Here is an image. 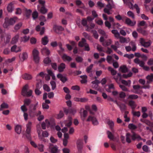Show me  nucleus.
<instances>
[{
	"mask_svg": "<svg viewBox=\"0 0 153 153\" xmlns=\"http://www.w3.org/2000/svg\"><path fill=\"white\" fill-rule=\"evenodd\" d=\"M107 134L108 138L111 140H113L114 139V136L109 131H107Z\"/></svg>",
	"mask_w": 153,
	"mask_h": 153,
	"instance_id": "obj_58",
	"label": "nucleus"
},
{
	"mask_svg": "<svg viewBox=\"0 0 153 153\" xmlns=\"http://www.w3.org/2000/svg\"><path fill=\"white\" fill-rule=\"evenodd\" d=\"M125 23L128 25L131 26H134L136 24L135 21H132L130 19L128 18L126 19Z\"/></svg>",
	"mask_w": 153,
	"mask_h": 153,
	"instance_id": "obj_11",
	"label": "nucleus"
},
{
	"mask_svg": "<svg viewBox=\"0 0 153 153\" xmlns=\"http://www.w3.org/2000/svg\"><path fill=\"white\" fill-rule=\"evenodd\" d=\"M72 118L71 117L69 116L68 118V120L64 121V123L65 126L68 127H70L72 124Z\"/></svg>",
	"mask_w": 153,
	"mask_h": 153,
	"instance_id": "obj_19",
	"label": "nucleus"
},
{
	"mask_svg": "<svg viewBox=\"0 0 153 153\" xmlns=\"http://www.w3.org/2000/svg\"><path fill=\"white\" fill-rule=\"evenodd\" d=\"M38 102H37L35 104H32L29 106V113L30 115L35 111L38 107Z\"/></svg>",
	"mask_w": 153,
	"mask_h": 153,
	"instance_id": "obj_6",
	"label": "nucleus"
},
{
	"mask_svg": "<svg viewBox=\"0 0 153 153\" xmlns=\"http://www.w3.org/2000/svg\"><path fill=\"white\" fill-rule=\"evenodd\" d=\"M65 68V64L64 63H61L58 67V70L59 72H62Z\"/></svg>",
	"mask_w": 153,
	"mask_h": 153,
	"instance_id": "obj_26",
	"label": "nucleus"
},
{
	"mask_svg": "<svg viewBox=\"0 0 153 153\" xmlns=\"http://www.w3.org/2000/svg\"><path fill=\"white\" fill-rule=\"evenodd\" d=\"M108 70L111 72V74L112 75H114L117 74V71L114 70L112 67H109L108 68Z\"/></svg>",
	"mask_w": 153,
	"mask_h": 153,
	"instance_id": "obj_50",
	"label": "nucleus"
},
{
	"mask_svg": "<svg viewBox=\"0 0 153 153\" xmlns=\"http://www.w3.org/2000/svg\"><path fill=\"white\" fill-rule=\"evenodd\" d=\"M42 14H44L47 13V10L45 8V5L41 6L39 10H38Z\"/></svg>",
	"mask_w": 153,
	"mask_h": 153,
	"instance_id": "obj_32",
	"label": "nucleus"
},
{
	"mask_svg": "<svg viewBox=\"0 0 153 153\" xmlns=\"http://www.w3.org/2000/svg\"><path fill=\"white\" fill-rule=\"evenodd\" d=\"M133 89L135 91V93L141 94L143 93V91L140 90V89L142 88V87L139 85H134L133 86Z\"/></svg>",
	"mask_w": 153,
	"mask_h": 153,
	"instance_id": "obj_7",
	"label": "nucleus"
},
{
	"mask_svg": "<svg viewBox=\"0 0 153 153\" xmlns=\"http://www.w3.org/2000/svg\"><path fill=\"white\" fill-rule=\"evenodd\" d=\"M19 38V34L15 35L12 39L11 43L13 44L16 43L18 42Z\"/></svg>",
	"mask_w": 153,
	"mask_h": 153,
	"instance_id": "obj_24",
	"label": "nucleus"
},
{
	"mask_svg": "<svg viewBox=\"0 0 153 153\" xmlns=\"http://www.w3.org/2000/svg\"><path fill=\"white\" fill-rule=\"evenodd\" d=\"M87 44L85 39L84 38H82V40L79 42L78 45L79 47H84Z\"/></svg>",
	"mask_w": 153,
	"mask_h": 153,
	"instance_id": "obj_28",
	"label": "nucleus"
},
{
	"mask_svg": "<svg viewBox=\"0 0 153 153\" xmlns=\"http://www.w3.org/2000/svg\"><path fill=\"white\" fill-rule=\"evenodd\" d=\"M22 25V23L21 22H19L16 24L14 27V29L16 31H17L20 29Z\"/></svg>",
	"mask_w": 153,
	"mask_h": 153,
	"instance_id": "obj_52",
	"label": "nucleus"
},
{
	"mask_svg": "<svg viewBox=\"0 0 153 153\" xmlns=\"http://www.w3.org/2000/svg\"><path fill=\"white\" fill-rule=\"evenodd\" d=\"M131 45L132 46V48L130 46H126L125 47L126 50L127 52L130 51L131 50H132L133 51H136V47L135 44L133 42L131 43Z\"/></svg>",
	"mask_w": 153,
	"mask_h": 153,
	"instance_id": "obj_10",
	"label": "nucleus"
},
{
	"mask_svg": "<svg viewBox=\"0 0 153 153\" xmlns=\"http://www.w3.org/2000/svg\"><path fill=\"white\" fill-rule=\"evenodd\" d=\"M38 13L36 11H34L32 14V17L33 19H35L38 17Z\"/></svg>",
	"mask_w": 153,
	"mask_h": 153,
	"instance_id": "obj_64",
	"label": "nucleus"
},
{
	"mask_svg": "<svg viewBox=\"0 0 153 153\" xmlns=\"http://www.w3.org/2000/svg\"><path fill=\"white\" fill-rule=\"evenodd\" d=\"M64 138L63 139V144L65 146L67 145L68 140L69 138V135L68 133H65L64 135Z\"/></svg>",
	"mask_w": 153,
	"mask_h": 153,
	"instance_id": "obj_13",
	"label": "nucleus"
},
{
	"mask_svg": "<svg viewBox=\"0 0 153 153\" xmlns=\"http://www.w3.org/2000/svg\"><path fill=\"white\" fill-rule=\"evenodd\" d=\"M76 4L77 6H79L81 5V6L80 7L83 8H84V6L83 4L81 1L79 0H76Z\"/></svg>",
	"mask_w": 153,
	"mask_h": 153,
	"instance_id": "obj_55",
	"label": "nucleus"
},
{
	"mask_svg": "<svg viewBox=\"0 0 153 153\" xmlns=\"http://www.w3.org/2000/svg\"><path fill=\"white\" fill-rule=\"evenodd\" d=\"M146 78L147 79V83L148 84L150 83L153 80V74H151L150 75H148Z\"/></svg>",
	"mask_w": 153,
	"mask_h": 153,
	"instance_id": "obj_34",
	"label": "nucleus"
},
{
	"mask_svg": "<svg viewBox=\"0 0 153 153\" xmlns=\"http://www.w3.org/2000/svg\"><path fill=\"white\" fill-rule=\"evenodd\" d=\"M108 4L106 6L107 8L111 10L112 8V6L113 5V2L112 0H109L107 1Z\"/></svg>",
	"mask_w": 153,
	"mask_h": 153,
	"instance_id": "obj_42",
	"label": "nucleus"
},
{
	"mask_svg": "<svg viewBox=\"0 0 153 153\" xmlns=\"http://www.w3.org/2000/svg\"><path fill=\"white\" fill-rule=\"evenodd\" d=\"M28 88V85L27 84L25 85L23 87L22 91V94L24 96H26L27 91V90Z\"/></svg>",
	"mask_w": 153,
	"mask_h": 153,
	"instance_id": "obj_18",
	"label": "nucleus"
},
{
	"mask_svg": "<svg viewBox=\"0 0 153 153\" xmlns=\"http://www.w3.org/2000/svg\"><path fill=\"white\" fill-rule=\"evenodd\" d=\"M57 77L58 78L60 79V80L63 83H65L67 81V78L65 76H63L61 74H58L57 75Z\"/></svg>",
	"mask_w": 153,
	"mask_h": 153,
	"instance_id": "obj_20",
	"label": "nucleus"
},
{
	"mask_svg": "<svg viewBox=\"0 0 153 153\" xmlns=\"http://www.w3.org/2000/svg\"><path fill=\"white\" fill-rule=\"evenodd\" d=\"M32 124L31 122L28 121L26 124V130L24 135L28 139H31V128Z\"/></svg>",
	"mask_w": 153,
	"mask_h": 153,
	"instance_id": "obj_1",
	"label": "nucleus"
},
{
	"mask_svg": "<svg viewBox=\"0 0 153 153\" xmlns=\"http://www.w3.org/2000/svg\"><path fill=\"white\" fill-rule=\"evenodd\" d=\"M62 58L64 61L70 62L72 60L71 58L65 54L62 56Z\"/></svg>",
	"mask_w": 153,
	"mask_h": 153,
	"instance_id": "obj_22",
	"label": "nucleus"
},
{
	"mask_svg": "<svg viewBox=\"0 0 153 153\" xmlns=\"http://www.w3.org/2000/svg\"><path fill=\"white\" fill-rule=\"evenodd\" d=\"M1 40L5 41L6 43H8L10 41L11 36L8 33H6L4 32L2 33L1 34Z\"/></svg>",
	"mask_w": 153,
	"mask_h": 153,
	"instance_id": "obj_3",
	"label": "nucleus"
},
{
	"mask_svg": "<svg viewBox=\"0 0 153 153\" xmlns=\"http://www.w3.org/2000/svg\"><path fill=\"white\" fill-rule=\"evenodd\" d=\"M95 117L93 115H89L88 116L86 121L87 122L91 121L94 120V118H95Z\"/></svg>",
	"mask_w": 153,
	"mask_h": 153,
	"instance_id": "obj_60",
	"label": "nucleus"
},
{
	"mask_svg": "<svg viewBox=\"0 0 153 153\" xmlns=\"http://www.w3.org/2000/svg\"><path fill=\"white\" fill-rule=\"evenodd\" d=\"M10 25H13L14 24L16 20V17L11 18L7 20Z\"/></svg>",
	"mask_w": 153,
	"mask_h": 153,
	"instance_id": "obj_25",
	"label": "nucleus"
},
{
	"mask_svg": "<svg viewBox=\"0 0 153 153\" xmlns=\"http://www.w3.org/2000/svg\"><path fill=\"white\" fill-rule=\"evenodd\" d=\"M20 60L22 62H23L25 60L27 59L28 58L27 54L26 52H23L22 54H20L19 56Z\"/></svg>",
	"mask_w": 153,
	"mask_h": 153,
	"instance_id": "obj_14",
	"label": "nucleus"
},
{
	"mask_svg": "<svg viewBox=\"0 0 153 153\" xmlns=\"http://www.w3.org/2000/svg\"><path fill=\"white\" fill-rule=\"evenodd\" d=\"M131 139L133 140H135L136 139L139 140H141V137L138 134L134 132H133V134L131 135Z\"/></svg>",
	"mask_w": 153,
	"mask_h": 153,
	"instance_id": "obj_23",
	"label": "nucleus"
},
{
	"mask_svg": "<svg viewBox=\"0 0 153 153\" xmlns=\"http://www.w3.org/2000/svg\"><path fill=\"white\" fill-rule=\"evenodd\" d=\"M37 131L38 134V137L39 139L44 142H45V140L43 137H47L49 136L48 133L46 131H43L42 132V136L41 135V132L40 130L37 128Z\"/></svg>",
	"mask_w": 153,
	"mask_h": 153,
	"instance_id": "obj_2",
	"label": "nucleus"
},
{
	"mask_svg": "<svg viewBox=\"0 0 153 153\" xmlns=\"http://www.w3.org/2000/svg\"><path fill=\"white\" fill-rule=\"evenodd\" d=\"M29 39V37L25 36L23 37H21V41L24 42H26L28 41Z\"/></svg>",
	"mask_w": 153,
	"mask_h": 153,
	"instance_id": "obj_59",
	"label": "nucleus"
},
{
	"mask_svg": "<svg viewBox=\"0 0 153 153\" xmlns=\"http://www.w3.org/2000/svg\"><path fill=\"white\" fill-rule=\"evenodd\" d=\"M47 72L48 74L52 76L53 79L55 80L56 79V77L54 74L51 70H47Z\"/></svg>",
	"mask_w": 153,
	"mask_h": 153,
	"instance_id": "obj_49",
	"label": "nucleus"
},
{
	"mask_svg": "<svg viewBox=\"0 0 153 153\" xmlns=\"http://www.w3.org/2000/svg\"><path fill=\"white\" fill-rule=\"evenodd\" d=\"M132 114L134 116H137L138 117H139L140 115V111H134V110H132Z\"/></svg>",
	"mask_w": 153,
	"mask_h": 153,
	"instance_id": "obj_54",
	"label": "nucleus"
},
{
	"mask_svg": "<svg viewBox=\"0 0 153 153\" xmlns=\"http://www.w3.org/2000/svg\"><path fill=\"white\" fill-rule=\"evenodd\" d=\"M138 97L137 95L131 94L129 95L128 99L134 100L137 99Z\"/></svg>",
	"mask_w": 153,
	"mask_h": 153,
	"instance_id": "obj_61",
	"label": "nucleus"
},
{
	"mask_svg": "<svg viewBox=\"0 0 153 153\" xmlns=\"http://www.w3.org/2000/svg\"><path fill=\"white\" fill-rule=\"evenodd\" d=\"M53 30L56 33H60V32L64 30V29L61 26L55 25L53 27Z\"/></svg>",
	"mask_w": 153,
	"mask_h": 153,
	"instance_id": "obj_9",
	"label": "nucleus"
},
{
	"mask_svg": "<svg viewBox=\"0 0 153 153\" xmlns=\"http://www.w3.org/2000/svg\"><path fill=\"white\" fill-rule=\"evenodd\" d=\"M129 105L132 109V110H134V109L137 106V104L135 103L134 101L132 100L129 101Z\"/></svg>",
	"mask_w": 153,
	"mask_h": 153,
	"instance_id": "obj_37",
	"label": "nucleus"
},
{
	"mask_svg": "<svg viewBox=\"0 0 153 153\" xmlns=\"http://www.w3.org/2000/svg\"><path fill=\"white\" fill-rule=\"evenodd\" d=\"M131 135L129 133H127L126 135V140L127 142L130 143L131 142Z\"/></svg>",
	"mask_w": 153,
	"mask_h": 153,
	"instance_id": "obj_41",
	"label": "nucleus"
},
{
	"mask_svg": "<svg viewBox=\"0 0 153 153\" xmlns=\"http://www.w3.org/2000/svg\"><path fill=\"white\" fill-rule=\"evenodd\" d=\"M87 111L86 110L84 111V112L80 114L81 118L83 121L85 120V118L87 115Z\"/></svg>",
	"mask_w": 153,
	"mask_h": 153,
	"instance_id": "obj_29",
	"label": "nucleus"
},
{
	"mask_svg": "<svg viewBox=\"0 0 153 153\" xmlns=\"http://www.w3.org/2000/svg\"><path fill=\"white\" fill-rule=\"evenodd\" d=\"M134 62L136 64H138L141 67H143L145 63L142 60H140L138 58L135 59L134 60Z\"/></svg>",
	"mask_w": 153,
	"mask_h": 153,
	"instance_id": "obj_16",
	"label": "nucleus"
},
{
	"mask_svg": "<svg viewBox=\"0 0 153 153\" xmlns=\"http://www.w3.org/2000/svg\"><path fill=\"white\" fill-rule=\"evenodd\" d=\"M140 42L143 46L145 47H149L150 45L151 44V42L150 41L145 42L144 39L142 38L140 39Z\"/></svg>",
	"mask_w": 153,
	"mask_h": 153,
	"instance_id": "obj_8",
	"label": "nucleus"
},
{
	"mask_svg": "<svg viewBox=\"0 0 153 153\" xmlns=\"http://www.w3.org/2000/svg\"><path fill=\"white\" fill-rule=\"evenodd\" d=\"M107 123L109 126V128L112 131V132H114V130L113 127L114 126V122L111 120L108 119L107 121Z\"/></svg>",
	"mask_w": 153,
	"mask_h": 153,
	"instance_id": "obj_17",
	"label": "nucleus"
},
{
	"mask_svg": "<svg viewBox=\"0 0 153 153\" xmlns=\"http://www.w3.org/2000/svg\"><path fill=\"white\" fill-rule=\"evenodd\" d=\"M112 33L114 35V36L116 38L118 39L119 38L120 34L118 31L116 30H113L111 31Z\"/></svg>",
	"mask_w": 153,
	"mask_h": 153,
	"instance_id": "obj_39",
	"label": "nucleus"
},
{
	"mask_svg": "<svg viewBox=\"0 0 153 153\" xmlns=\"http://www.w3.org/2000/svg\"><path fill=\"white\" fill-rule=\"evenodd\" d=\"M16 132L18 134L21 133L22 131V127L20 125H17L15 127Z\"/></svg>",
	"mask_w": 153,
	"mask_h": 153,
	"instance_id": "obj_36",
	"label": "nucleus"
},
{
	"mask_svg": "<svg viewBox=\"0 0 153 153\" xmlns=\"http://www.w3.org/2000/svg\"><path fill=\"white\" fill-rule=\"evenodd\" d=\"M112 42V40L110 39H109L102 43V44L104 46L106 47L109 45L111 44Z\"/></svg>",
	"mask_w": 153,
	"mask_h": 153,
	"instance_id": "obj_35",
	"label": "nucleus"
},
{
	"mask_svg": "<svg viewBox=\"0 0 153 153\" xmlns=\"http://www.w3.org/2000/svg\"><path fill=\"white\" fill-rule=\"evenodd\" d=\"M82 79L81 80L80 82L82 84L86 83L87 82V76L86 75L81 76H80Z\"/></svg>",
	"mask_w": 153,
	"mask_h": 153,
	"instance_id": "obj_30",
	"label": "nucleus"
},
{
	"mask_svg": "<svg viewBox=\"0 0 153 153\" xmlns=\"http://www.w3.org/2000/svg\"><path fill=\"white\" fill-rule=\"evenodd\" d=\"M41 52L42 54L48 55L50 53L49 50L46 48H44L41 50Z\"/></svg>",
	"mask_w": 153,
	"mask_h": 153,
	"instance_id": "obj_27",
	"label": "nucleus"
},
{
	"mask_svg": "<svg viewBox=\"0 0 153 153\" xmlns=\"http://www.w3.org/2000/svg\"><path fill=\"white\" fill-rule=\"evenodd\" d=\"M48 42V37L47 36H45L42 39V44L44 45H45L47 44Z\"/></svg>",
	"mask_w": 153,
	"mask_h": 153,
	"instance_id": "obj_46",
	"label": "nucleus"
},
{
	"mask_svg": "<svg viewBox=\"0 0 153 153\" xmlns=\"http://www.w3.org/2000/svg\"><path fill=\"white\" fill-rule=\"evenodd\" d=\"M31 100L29 99H25L24 101V105L25 106L29 105L31 103Z\"/></svg>",
	"mask_w": 153,
	"mask_h": 153,
	"instance_id": "obj_48",
	"label": "nucleus"
},
{
	"mask_svg": "<svg viewBox=\"0 0 153 153\" xmlns=\"http://www.w3.org/2000/svg\"><path fill=\"white\" fill-rule=\"evenodd\" d=\"M22 78L24 79L29 80L32 79L31 76L29 74H25L22 75Z\"/></svg>",
	"mask_w": 153,
	"mask_h": 153,
	"instance_id": "obj_40",
	"label": "nucleus"
},
{
	"mask_svg": "<svg viewBox=\"0 0 153 153\" xmlns=\"http://www.w3.org/2000/svg\"><path fill=\"white\" fill-rule=\"evenodd\" d=\"M82 24L84 26H85L87 27L86 30L87 31H90V29L89 26L87 25V21L85 19H82Z\"/></svg>",
	"mask_w": 153,
	"mask_h": 153,
	"instance_id": "obj_31",
	"label": "nucleus"
},
{
	"mask_svg": "<svg viewBox=\"0 0 153 153\" xmlns=\"http://www.w3.org/2000/svg\"><path fill=\"white\" fill-rule=\"evenodd\" d=\"M119 70L123 73H126L128 71V68L125 65H122L120 67Z\"/></svg>",
	"mask_w": 153,
	"mask_h": 153,
	"instance_id": "obj_33",
	"label": "nucleus"
},
{
	"mask_svg": "<svg viewBox=\"0 0 153 153\" xmlns=\"http://www.w3.org/2000/svg\"><path fill=\"white\" fill-rule=\"evenodd\" d=\"M43 62L45 65H47L49 64L51 62V60L49 58L47 57L44 59Z\"/></svg>",
	"mask_w": 153,
	"mask_h": 153,
	"instance_id": "obj_56",
	"label": "nucleus"
},
{
	"mask_svg": "<svg viewBox=\"0 0 153 153\" xmlns=\"http://www.w3.org/2000/svg\"><path fill=\"white\" fill-rule=\"evenodd\" d=\"M32 53L33 57L39 56V52L36 49L33 50Z\"/></svg>",
	"mask_w": 153,
	"mask_h": 153,
	"instance_id": "obj_57",
	"label": "nucleus"
},
{
	"mask_svg": "<svg viewBox=\"0 0 153 153\" xmlns=\"http://www.w3.org/2000/svg\"><path fill=\"white\" fill-rule=\"evenodd\" d=\"M7 10L9 12H11L13 10V6L11 3L9 4L7 7Z\"/></svg>",
	"mask_w": 153,
	"mask_h": 153,
	"instance_id": "obj_51",
	"label": "nucleus"
},
{
	"mask_svg": "<svg viewBox=\"0 0 153 153\" xmlns=\"http://www.w3.org/2000/svg\"><path fill=\"white\" fill-rule=\"evenodd\" d=\"M121 81L122 84H124L125 85H128V86H130V85L131 83V81L130 80L126 81L124 80L121 79Z\"/></svg>",
	"mask_w": 153,
	"mask_h": 153,
	"instance_id": "obj_45",
	"label": "nucleus"
},
{
	"mask_svg": "<svg viewBox=\"0 0 153 153\" xmlns=\"http://www.w3.org/2000/svg\"><path fill=\"white\" fill-rule=\"evenodd\" d=\"M128 128L130 129L134 130L137 128V127L133 123H130L128 125Z\"/></svg>",
	"mask_w": 153,
	"mask_h": 153,
	"instance_id": "obj_53",
	"label": "nucleus"
},
{
	"mask_svg": "<svg viewBox=\"0 0 153 153\" xmlns=\"http://www.w3.org/2000/svg\"><path fill=\"white\" fill-rule=\"evenodd\" d=\"M38 2L40 4V5H38L37 6V10H39V8H40L41 6H43V5H45V1L44 0H39Z\"/></svg>",
	"mask_w": 153,
	"mask_h": 153,
	"instance_id": "obj_44",
	"label": "nucleus"
},
{
	"mask_svg": "<svg viewBox=\"0 0 153 153\" xmlns=\"http://www.w3.org/2000/svg\"><path fill=\"white\" fill-rule=\"evenodd\" d=\"M21 50L20 47H17L16 45H14L11 48V51L12 52H14L16 53L20 52L21 51Z\"/></svg>",
	"mask_w": 153,
	"mask_h": 153,
	"instance_id": "obj_21",
	"label": "nucleus"
},
{
	"mask_svg": "<svg viewBox=\"0 0 153 153\" xmlns=\"http://www.w3.org/2000/svg\"><path fill=\"white\" fill-rule=\"evenodd\" d=\"M118 106L120 110L121 111H124L126 109V106L125 104L123 103H119V105H118Z\"/></svg>",
	"mask_w": 153,
	"mask_h": 153,
	"instance_id": "obj_47",
	"label": "nucleus"
},
{
	"mask_svg": "<svg viewBox=\"0 0 153 153\" xmlns=\"http://www.w3.org/2000/svg\"><path fill=\"white\" fill-rule=\"evenodd\" d=\"M127 14L129 17H131L133 19H134V14L132 11H128L127 12Z\"/></svg>",
	"mask_w": 153,
	"mask_h": 153,
	"instance_id": "obj_63",
	"label": "nucleus"
},
{
	"mask_svg": "<svg viewBox=\"0 0 153 153\" xmlns=\"http://www.w3.org/2000/svg\"><path fill=\"white\" fill-rule=\"evenodd\" d=\"M114 78L117 83H119V82L121 79V75L120 73H118L117 76H114Z\"/></svg>",
	"mask_w": 153,
	"mask_h": 153,
	"instance_id": "obj_38",
	"label": "nucleus"
},
{
	"mask_svg": "<svg viewBox=\"0 0 153 153\" xmlns=\"http://www.w3.org/2000/svg\"><path fill=\"white\" fill-rule=\"evenodd\" d=\"M45 23L43 22H41L40 23V25H37L36 27V30L37 31H39L40 34V35H42L44 33L45 31V28L44 27H41L40 26H43Z\"/></svg>",
	"mask_w": 153,
	"mask_h": 153,
	"instance_id": "obj_4",
	"label": "nucleus"
},
{
	"mask_svg": "<svg viewBox=\"0 0 153 153\" xmlns=\"http://www.w3.org/2000/svg\"><path fill=\"white\" fill-rule=\"evenodd\" d=\"M51 152L52 153H56L58 152L57 148L56 147H53L51 148Z\"/></svg>",
	"mask_w": 153,
	"mask_h": 153,
	"instance_id": "obj_62",
	"label": "nucleus"
},
{
	"mask_svg": "<svg viewBox=\"0 0 153 153\" xmlns=\"http://www.w3.org/2000/svg\"><path fill=\"white\" fill-rule=\"evenodd\" d=\"M124 4H126L128 7L131 9L134 8V5L133 3L131 2L129 0H123Z\"/></svg>",
	"mask_w": 153,
	"mask_h": 153,
	"instance_id": "obj_12",
	"label": "nucleus"
},
{
	"mask_svg": "<svg viewBox=\"0 0 153 153\" xmlns=\"http://www.w3.org/2000/svg\"><path fill=\"white\" fill-rule=\"evenodd\" d=\"M8 108V105L5 102L2 103L0 106V111H2L3 109H6Z\"/></svg>",
	"mask_w": 153,
	"mask_h": 153,
	"instance_id": "obj_43",
	"label": "nucleus"
},
{
	"mask_svg": "<svg viewBox=\"0 0 153 153\" xmlns=\"http://www.w3.org/2000/svg\"><path fill=\"white\" fill-rule=\"evenodd\" d=\"M100 83V82L97 79H96L94 81L91 82L92 85L91 87L92 88L96 89L98 87V84Z\"/></svg>",
	"mask_w": 153,
	"mask_h": 153,
	"instance_id": "obj_15",
	"label": "nucleus"
},
{
	"mask_svg": "<svg viewBox=\"0 0 153 153\" xmlns=\"http://www.w3.org/2000/svg\"><path fill=\"white\" fill-rule=\"evenodd\" d=\"M76 147L78 150V153H81V150L83 147L82 140L79 139L76 142Z\"/></svg>",
	"mask_w": 153,
	"mask_h": 153,
	"instance_id": "obj_5",
	"label": "nucleus"
}]
</instances>
